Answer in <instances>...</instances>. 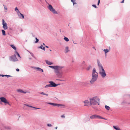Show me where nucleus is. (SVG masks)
<instances>
[{
	"label": "nucleus",
	"mask_w": 130,
	"mask_h": 130,
	"mask_svg": "<svg viewBox=\"0 0 130 130\" xmlns=\"http://www.w3.org/2000/svg\"><path fill=\"white\" fill-rule=\"evenodd\" d=\"M71 1L72 2L73 5L76 4L75 1V0H71Z\"/></svg>",
	"instance_id": "e433bc0d"
},
{
	"label": "nucleus",
	"mask_w": 130,
	"mask_h": 130,
	"mask_svg": "<svg viewBox=\"0 0 130 130\" xmlns=\"http://www.w3.org/2000/svg\"><path fill=\"white\" fill-rule=\"evenodd\" d=\"M69 47L68 46H66L65 48V52L66 53H67L69 51Z\"/></svg>",
	"instance_id": "5701e85b"
},
{
	"label": "nucleus",
	"mask_w": 130,
	"mask_h": 130,
	"mask_svg": "<svg viewBox=\"0 0 130 130\" xmlns=\"http://www.w3.org/2000/svg\"><path fill=\"white\" fill-rule=\"evenodd\" d=\"M99 4L100 3H99L98 2V4H97L98 5H99Z\"/></svg>",
	"instance_id": "680f3d73"
},
{
	"label": "nucleus",
	"mask_w": 130,
	"mask_h": 130,
	"mask_svg": "<svg viewBox=\"0 0 130 130\" xmlns=\"http://www.w3.org/2000/svg\"><path fill=\"white\" fill-rule=\"evenodd\" d=\"M113 128L116 130H121L120 128H119L118 126H113Z\"/></svg>",
	"instance_id": "aec40b11"
},
{
	"label": "nucleus",
	"mask_w": 130,
	"mask_h": 130,
	"mask_svg": "<svg viewBox=\"0 0 130 130\" xmlns=\"http://www.w3.org/2000/svg\"><path fill=\"white\" fill-rule=\"evenodd\" d=\"M3 5L4 7V8L5 9V12H7V8L4 5Z\"/></svg>",
	"instance_id": "2f4dec72"
},
{
	"label": "nucleus",
	"mask_w": 130,
	"mask_h": 130,
	"mask_svg": "<svg viewBox=\"0 0 130 130\" xmlns=\"http://www.w3.org/2000/svg\"><path fill=\"white\" fill-rule=\"evenodd\" d=\"M92 6L94 7L95 8H97V7L96 6V5H93Z\"/></svg>",
	"instance_id": "a18cd8bd"
},
{
	"label": "nucleus",
	"mask_w": 130,
	"mask_h": 130,
	"mask_svg": "<svg viewBox=\"0 0 130 130\" xmlns=\"http://www.w3.org/2000/svg\"><path fill=\"white\" fill-rule=\"evenodd\" d=\"M92 78L90 81L91 84H93L97 80L98 75L95 74H92Z\"/></svg>",
	"instance_id": "7ed1b4c3"
},
{
	"label": "nucleus",
	"mask_w": 130,
	"mask_h": 130,
	"mask_svg": "<svg viewBox=\"0 0 130 130\" xmlns=\"http://www.w3.org/2000/svg\"><path fill=\"white\" fill-rule=\"evenodd\" d=\"M61 117L62 118H64L65 117V116L64 115H63L61 116Z\"/></svg>",
	"instance_id": "49530a36"
},
{
	"label": "nucleus",
	"mask_w": 130,
	"mask_h": 130,
	"mask_svg": "<svg viewBox=\"0 0 130 130\" xmlns=\"http://www.w3.org/2000/svg\"><path fill=\"white\" fill-rule=\"evenodd\" d=\"M17 91L18 92H19L22 93H26V92L23 91L21 89H18Z\"/></svg>",
	"instance_id": "a211bd4d"
},
{
	"label": "nucleus",
	"mask_w": 130,
	"mask_h": 130,
	"mask_svg": "<svg viewBox=\"0 0 130 130\" xmlns=\"http://www.w3.org/2000/svg\"><path fill=\"white\" fill-rule=\"evenodd\" d=\"M31 59V58H29V59Z\"/></svg>",
	"instance_id": "e2e57ef3"
},
{
	"label": "nucleus",
	"mask_w": 130,
	"mask_h": 130,
	"mask_svg": "<svg viewBox=\"0 0 130 130\" xmlns=\"http://www.w3.org/2000/svg\"><path fill=\"white\" fill-rule=\"evenodd\" d=\"M2 24L3 25V28L5 30L7 29L8 27L7 26V24L5 22L4 20H2Z\"/></svg>",
	"instance_id": "9d476101"
},
{
	"label": "nucleus",
	"mask_w": 130,
	"mask_h": 130,
	"mask_svg": "<svg viewBox=\"0 0 130 130\" xmlns=\"http://www.w3.org/2000/svg\"><path fill=\"white\" fill-rule=\"evenodd\" d=\"M4 128L7 130H10L11 129V128L10 126H5Z\"/></svg>",
	"instance_id": "b1692460"
},
{
	"label": "nucleus",
	"mask_w": 130,
	"mask_h": 130,
	"mask_svg": "<svg viewBox=\"0 0 130 130\" xmlns=\"http://www.w3.org/2000/svg\"><path fill=\"white\" fill-rule=\"evenodd\" d=\"M103 118H103L101 116H99V117H98V118H99V119H103Z\"/></svg>",
	"instance_id": "37998d69"
},
{
	"label": "nucleus",
	"mask_w": 130,
	"mask_h": 130,
	"mask_svg": "<svg viewBox=\"0 0 130 130\" xmlns=\"http://www.w3.org/2000/svg\"><path fill=\"white\" fill-rule=\"evenodd\" d=\"M2 31L3 35L4 36L6 35V34H5V31L3 30H2Z\"/></svg>",
	"instance_id": "c85d7f7f"
},
{
	"label": "nucleus",
	"mask_w": 130,
	"mask_h": 130,
	"mask_svg": "<svg viewBox=\"0 0 130 130\" xmlns=\"http://www.w3.org/2000/svg\"><path fill=\"white\" fill-rule=\"evenodd\" d=\"M110 51V50L107 49H104L103 50V51L104 52L105 54H106L107 53L109 52Z\"/></svg>",
	"instance_id": "393cba45"
},
{
	"label": "nucleus",
	"mask_w": 130,
	"mask_h": 130,
	"mask_svg": "<svg viewBox=\"0 0 130 130\" xmlns=\"http://www.w3.org/2000/svg\"><path fill=\"white\" fill-rule=\"evenodd\" d=\"M100 0H99L98 1V3H100Z\"/></svg>",
	"instance_id": "13d9d810"
},
{
	"label": "nucleus",
	"mask_w": 130,
	"mask_h": 130,
	"mask_svg": "<svg viewBox=\"0 0 130 130\" xmlns=\"http://www.w3.org/2000/svg\"><path fill=\"white\" fill-rule=\"evenodd\" d=\"M103 119L106 120V119L104 118H103Z\"/></svg>",
	"instance_id": "bf43d9fd"
},
{
	"label": "nucleus",
	"mask_w": 130,
	"mask_h": 130,
	"mask_svg": "<svg viewBox=\"0 0 130 130\" xmlns=\"http://www.w3.org/2000/svg\"><path fill=\"white\" fill-rule=\"evenodd\" d=\"M29 52L30 53V54H31V55L33 57H34V58H35V57H34V55L33 54H32V53H30V52Z\"/></svg>",
	"instance_id": "a19ab883"
},
{
	"label": "nucleus",
	"mask_w": 130,
	"mask_h": 130,
	"mask_svg": "<svg viewBox=\"0 0 130 130\" xmlns=\"http://www.w3.org/2000/svg\"><path fill=\"white\" fill-rule=\"evenodd\" d=\"M48 8L54 14H58L57 12L56 11L55 9H54L52 6L51 5H49L48 7Z\"/></svg>",
	"instance_id": "20e7f679"
},
{
	"label": "nucleus",
	"mask_w": 130,
	"mask_h": 130,
	"mask_svg": "<svg viewBox=\"0 0 130 130\" xmlns=\"http://www.w3.org/2000/svg\"><path fill=\"white\" fill-rule=\"evenodd\" d=\"M42 50H43L44 51L45 49V47H43L42 48Z\"/></svg>",
	"instance_id": "864d4df0"
},
{
	"label": "nucleus",
	"mask_w": 130,
	"mask_h": 130,
	"mask_svg": "<svg viewBox=\"0 0 130 130\" xmlns=\"http://www.w3.org/2000/svg\"><path fill=\"white\" fill-rule=\"evenodd\" d=\"M99 68L100 69L99 73H105V70L103 68V67H101Z\"/></svg>",
	"instance_id": "dca6fc26"
},
{
	"label": "nucleus",
	"mask_w": 130,
	"mask_h": 130,
	"mask_svg": "<svg viewBox=\"0 0 130 130\" xmlns=\"http://www.w3.org/2000/svg\"><path fill=\"white\" fill-rule=\"evenodd\" d=\"M57 127H55V129H57Z\"/></svg>",
	"instance_id": "052dcab7"
},
{
	"label": "nucleus",
	"mask_w": 130,
	"mask_h": 130,
	"mask_svg": "<svg viewBox=\"0 0 130 130\" xmlns=\"http://www.w3.org/2000/svg\"><path fill=\"white\" fill-rule=\"evenodd\" d=\"M48 67H49L50 68H52V69H54V70H55L56 67V66H49Z\"/></svg>",
	"instance_id": "bb28decb"
},
{
	"label": "nucleus",
	"mask_w": 130,
	"mask_h": 130,
	"mask_svg": "<svg viewBox=\"0 0 130 130\" xmlns=\"http://www.w3.org/2000/svg\"><path fill=\"white\" fill-rule=\"evenodd\" d=\"M105 109L107 110H109L110 107L109 106L106 105L105 106Z\"/></svg>",
	"instance_id": "a878e982"
},
{
	"label": "nucleus",
	"mask_w": 130,
	"mask_h": 130,
	"mask_svg": "<svg viewBox=\"0 0 130 130\" xmlns=\"http://www.w3.org/2000/svg\"><path fill=\"white\" fill-rule=\"evenodd\" d=\"M18 15L20 18L24 19L23 15L20 12H18Z\"/></svg>",
	"instance_id": "f8f14e48"
},
{
	"label": "nucleus",
	"mask_w": 130,
	"mask_h": 130,
	"mask_svg": "<svg viewBox=\"0 0 130 130\" xmlns=\"http://www.w3.org/2000/svg\"><path fill=\"white\" fill-rule=\"evenodd\" d=\"M15 53H16V54H18V53H19L17 52V51H15Z\"/></svg>",
	"instance_id": "603ef678"
},
{
	"label": "nucleus",
	"mask_w": 130,
	"mask_h": 130,
	"mask_svg": "<svg viewBox=\"0 0 130 130\" xmlns=\"http://www.w3.org/2000/svg\"><path fill=\"white\" fill-rule=\"evenodd\" d=\"M43 47V45H41L39 47V48H40L41 49H42V48Z\"/></svg>",
	"instance_id": "c03bdc74"
},
{
	"label": "nucleus",
	"mask_w": 130,
	"mask_h": 130,
	"mask_svg": "<svg viewBox=\"0 0 130 130\" xmlns=\"http://www.w3.org/2000/svg\"><path fill=\"white\" fill-rule=\"evenodd\" d=\"M124 0H123L122 2H121V3H123L124 2Z\"/></svg>",
	"instance_id": "6e6d98bb"
},
{
	"label": "nucleus",
	"mask_w": 130,
	"mask_h": 130,
	"mask_svg": "<svg viewBox=\"0 0 130 130\" xmlns=\"http://www.w3.org/2000/svg\"><path fill=\"white\" fill-rule=\"evenodd\" d=\"M62 74H57L56 76L59 78H61L62 77Z\"/></svg>",
	"instance_id": "412c9836"
},
{
	"label": "nucleus",
	"mask_w": 130,
	"mask_h": 130,
	"mask_svg": "<svg viewBox=\"0 0 130 130\" xmlns=\"http://www.w3.org/2000/svg\"><path fill=\"white\" fill-rule=\"evenodd\" d=\"M57 80H60V81L63 80H61V79H57Z\"/></svg>",
	"instance_id": "5fc2aeb1"
},
{
	"label": "nucleus",
	"mask_w": 130,
	"mask_h": 130,
	"mask_svg": "<svg viewBox=\"0 0 130 130\" xmlns=\"http://www.w3.org/2000/svg\"><path fill=\"white\" fill-rule=\"evenodd\" d=\"M35 39H36V40L35 42V43H37L38 42L39 40L37 38H35Z\"/></svg>",
	"instance_id": "4c0bfd02"
},
{
	"label": "nucleus",
	"mask_w": 130,
	"mask_h": 130,
	"mask_svg": "<svg viewBox=\"0 0 130 130\" xmlns=\"http://www.w3.org/2000/svg\"><path fill=\"white\" fill-rule=\"evenodd\" d=\"M92 69V66L90 65H89L87 67V68H86V70L87 71H90Z\"/></svg>",
	"instance_id": "4be33fe9"
},
{
	"label": "nucleus",
	"mask_w": 130,
	"mask_h": 130,
	"mask_svg": "<svg viewBox=\"0 0 130 130\" xmlns=\"http://www.w3.org/2000/svg\"><path fill=\"white\" fill-rule=\"evenodd\" d=\"M93 48H95V47H93Z\"/></svg>",
	"instance_id": "338daca9"
},
{
	"label": "nucleus",
	"mask_w": 130,
	"mask_h": 130,
	"mask_svg": "<svg viewBox=\"0 0 130 130\" xmlns=\"http://www.w3.org/2000/svg\"><path fill=\"white\" fill-rule=\"evenodd\" d=\"M0 76H2L3 77H4L5 76V75L3 74H0Z\"/></svg>",
	"instance_id": "de8ad7c7"
},
{
	"label": "nucleus",
	"mask_w": 130,
	"mask_h": 130,
	"mask_svg": "<svg viewBox=\"0 0 130 130\" xmlns=\"http://www.w3.org/2000/svg\"><path fill=\"white\" fill-rule=\"evenodd\" d=\"M48 8L54 14H58L57 12L56 11L55 9H54L52 6L51 5H49L48 7Z\"/></svg>",
	"instance_id": "39448f33"
},
{
	"label": "nucleus",
	"mask_w": 130,
	"mask_h": 130,
	"mask_svg": "<svg viewBox=\"0 0 130 130\" xmlns=\"http://www.w3.org/2000/svg\"><path fill=\"white\" fill-rule=\"evenodd\" d=\"M32 108H34L36 109H39V108L35 107L33 106H32Z\"/></svg>",
	"instance_id": "09e8293b"
},
{
	"label": "nucleus",
	"mask_w": 130,
	"mask_h": 130,
	"mask_svg": "<svg viewBox=\"0 0 130 130\" xmlns=\"http://www.w3.org/2000/svg\"><path fill=\"white\" fill-rule=\"evenodd\" d=\"M16 70L18 71H19V69H16Z\"/></svg>",
	"instance_id": "3c124183"
},
{
	"label": "nucleus",
	"mask_w": 130,
	"mask_h": 130,
	"mask_svg": "<svg viewBox=\"0 0 130 130\" xmlns=\"http://www.w3.org/2000/svg\"><path fill=\"white\" fill-rule=\"evenodd\" d=\"M98 73L97 72H96V69L95 68H94L93 69V70L92 73Z\"/></svg>",
	"instance_id": "473e14b6"
},
{
	"label": "nucleus",
	"mask_w": 130,
	"mask_h": 130,
	"mask_svg": "<svg viewBox=\"0 0 130 130\" xmlns=\"http://www.w3.org/2000/svg\"><path fill=\"white\" fill-rule=\"evenodd\" d=\"M49 83L50 84L51 87H56L58 85H60V84H56L53 82L52 81H49Z\"/></svg>",
	"instance_id": "6e6552de"
},
{
	"label": "nucleus",
	"mask_w": 130,
	"mask_h": 130,
	"mask_svg": "<svg viewBox=\"0 0 130 130\" xmlns=\"http://www.w3.org/2000/svg\"><path fill=\"white\" fill-rule=\"evenodd\" d=\"M47 125L48 126V127H51L52 126V125L51 124H47Z\"/></svg>",
	"instance_id": "ea45409f"
},
{
	"label": "nucleus",
	"mask_w": 130,
	"mask_h": 130,
	"mask_svg": "<svg viewBox=\"0 0 130 130\" xmlns=\"http://www.w3.org/2000/svg\"><path fill=\"white\" fill-rule=\"evenodd\" d=\"M98 65V66L99 67V68H100L101 67H102V66L101 63L99 60L98 59H97V60Z\"/></svg>",
	"instance_id": "4468645a"
},
{
	"label": "nucleus",
	"mask_w": 130,
	"mask_h": 130,
	"mask_svg": "<svg viewBox=\"0 0 130 130\" xmlns=\"http://www.w3.org/2000/svg\"><path fill=\"white\" fill-rule=\"evenodd\" d=\"M5 76H6L7 78H8L9 77H12V76L9 75H5Z\"/></svg>",
	"instance_id": "79ce46f5"
},
{
	"label": "nucleus",
	"mask_w": 130,
	"mask_h": 130,
	"mask_svg": "<svg viewBox=\"0 0 130 130\" xmlns=\"http://www.w3.org/2000/svg\"><path fill=\"white\" fill-rule=\"evenodd\" d=\"M25 106H27L28 107H31V108H32V106H29V105H28L26 104H24V107H25Z\"/></svg>",
	"instance_id": "58836bf2"
},
{
	"label": "nucleus",
	"mask_w": 130,
	"mask_h": 130,
	"mask_svg": "<svg viewBox=\"0 0 130 130\" xmlns=\"http://www.w3.org/2000/svg\"><path fill=\"white\" fill-rule=\"evenodd\" d=\"M89 100L90 105H95L97 104L99 105H100V99L97 96H95L90 98Z\"/></svg>",
	"instance_id": "f257e3e1"
},
{
	"label": "nucleus",
	"mask_w": 130,
	"mask_h": 130,
	"mask_svg": "<svg viewBox=\"0 0 130 130\" xmlns=\"http://www.w3.org/2000/svg\"><path fill=\"white\" fill-rule=\"evenodd\" d=\"M10 46L13 49H14L15 50H16V48L13 45H10Z\"/></svg>",
	"instance_id": "cd10ccee"
},
{
	"label": "nucleus",
	"mask_w": 130,
	"mask_h": 130,
	"mask_svg": "<svg viewBox=\"0 0 130 130\" xmlns=\"http://www.w3.org/2000/svg\"><path fill=\"white\" fill-rule=\"evenodd\" d=\"M128 97L129 98V100H130V96H128ZM124 104H130V102H127L125 101H124L121 103V104L122 105H123Z\"/></svg>",
	"instance_id": "f3484780"
},
{
	"label": "nucleus",
	"mask_w": 130,
	"mask_h": 130,
	"mask_svg": "<svg viewBox=\"0 0 130 130\" xmlns=\"http://www.w3.org/2000/svg\"><path fill=\"white\" fill-rule=\"evenodd\" d=\"M64 68V67L63 66H56L55 70V72L56 73H62L63 72L62 69Z\"/></svg>",
	"instance_id": "f03ea898"
},
{
	"label": "nucleus",
	"mask_w": 130,
	"mask_h": 130,
	"mask_svg": "<svg viewBox=\"0 0 130 130\" xmlns=\"http://www.w3.org/2000/svg\"><path fill=\"white\" fill-rule=\"evenodd\" d=\"M40 94H43V95H47V96L48 95V94L45 93H44V92H41L40 93Z\"/></svg>",
	"instance_id": "c9c22d12"
},
{
	"label": "nucleus",
	"mask_w": 130,
	"mask_h": 130,
	"mask_svg": "<svg viewBox=\"0 0 130 130\" xmlns=\"http://www.w3.org/2000/svg\"><path fill=\"white\" fill-rule=\"evenodd\" d=\"M101 76L103 77H104L106 75V74H100Z\"/></svg>",
	"instance_id": "c756f323"
},
{
	"label": "nucleus",
	"mask_w": 130,
	"mask_h": 130,
	"mask_svg": "<svg viewBox=\"0 0 130 130\" xmlns=\"http://www.w3.org/2000/svg\"><path fill=\"white\" fill-rule=\"evenodd\" d=\"M83 102L85 103L84 106H89V105L90 103V101L89 102L88 100H85Z\"/></svg>",
	"instance_id": "9b49d317"
},
{
	"label": "nucleus",
	"mask_w": 130,
	"mask_h": 130,
	"mask_svg": "<svg viewBox=\"0 0 130 130\" xmlns=\"http://www.w3.org/2000/svg\"><path fill=\"white\" fill-rule=\"evenodd\" d=\"M9 60L10 61H17L18 60V59L16 57L15 54L10 57Z\"/></svg>",
	"instance_id": "423d86ee"
},
{
	"label": "nucleus",
	"mask_w": 130,
	"mask_h": 130,
	"mask_svg": "<svg viewBox=\"0 0 130 130\" xmlns=\"http://www.w3.org/2000/svg\"><path fill=\"white\" fill-rule=\"evenodd\" d=\"M45 62L46 63L49 65H51L53 64V63L51 62L48 60H45Z\"/></svg>",
	"instance_id": "6ab92c4d"
},
{
	"label": "nucleus",
	"mask_w": 130,
	"mask_h": 130,
	"mask_svg": "<svg viewBox=\"0 0 130 130\" xmlns=\"http://www.w3.org/2000/svg\"><path fill=\"white\" fill-rule=\"evenodd\" d=\"M15 10L16 11L17 13H18V12H20L19 11V10L17 8V7H16L15 9Z\"/></svg>",
	"instance_id": "f704fd0d"
},
{
	"label": "nucleus",
	"mask_w": 130,
	"mask_h": 130,
	"mask_svg": "<svg viewBox=\"0 0 130 130\" xmlns=\"http://www.w3.org/2000/svg\"><path fill=\"white\" fill-rule=\"evenodd\" d=\"M51 87V86L50 84H49L47 85H46V86H45L44 87V88H48V87Z\"/></svg>",
	"instance_id": "72a5a7b5"
},
{
	"label": "nucleus",
	"mask_w": 130,
	"mask_h": 130,
	"mask_svg": "<svg viewBox=\"0 0 130 130\" xmlns=\"http://www.w3.org/2000/svg\"><path fill=\"white\" fill-rule=\"evenodd\" d=\"M47 104L51 105H52L54 106H58L60 107H62V106H64V105L62 104H58L54 103H48Z\"/></svg>",
	"instance_id": "0eeeda50"
},
{
	"label": "nucleus",
	"mask_w": 130,
	"mask_h": 130,
	"mask_svg": "<svg viewBox=\"0 0 130 130\" xmlns=\"http://www.w3.org/2000/svg\"><path fill=\"white\" fill-rule=\"evenodd\" d=\"M35 69L37 71H39L40 72H43V70L39 67H35Z\"/></svg>",
	"instance_id": "2eb2a0df"
},
{
	"label": "nucleus",
	"mask_w": 130,
	"mask_h": 130,
	"mask_svg": "<svg viewBox=\"0 0 130 130\" xmlns=\"http://www.w3.org/2000/svg\"><path fill=\"white\" fill-rule=\"evenodd\" d=\"M0 99L1 102L5 103V104H9V103L7 101L5 98L4 97L0 98Z\"/></svg>",
	"instance_id": "1a4fd4ad"
},
{
	"label": "nucleus",
	"mask_w": 130,
	"mask_h": 130,
	"mask_svg": "<svg viewBox=\"0 0 130 130\" xmlns=\"http://www.w3.org/2000/svg\"><path fill=\"white\" fill-rule=\"evenodd\" d=\"M64 39L65 40L66 42H68L69 41V39L68 38L66 37H64Z\"/></svg>",
	"instance_id": "7c9ffc66"
},
{
	"label": "nucleus",
	"mask_w": 130,
	"mask_h": 130,
	"mask_svg": "<svg viewBox=\"0 0 130 130\" xmlns=\"http://www.w3.org/2000/svg\"><path fill=\"white\" fill-rule=\"evenodd\" d=\"M45 47H47V48H48V47H49L48 46H46V45H45Z\"/></svg>",
	"instance_id": "4d7b16f0"
},
{
	"label": "nucleus",
	"mask_w": 130,
	"mask_h": 130,
	"mask_svg": "<svg viewBox=\"0 0 130 130\" xmlns=\"http://www.w3.org/2000/svg\"><path fill=\"white\" fill-rule=\"evenodd\" d=\"M43 44L44 45H45L44 43H43Z\"/></svg>",
	"instance_id": "0e129e2a"
},
{
	"label": "nucleus",
	"mask_w": 130,
	"mask_h": 130,
	"mask_svg": "<svg viewBox=\"0 0 130 130\" xmlns=\"http://www.w3.org/2000/svg\"><path fill=\"white\" fill-rule=\"evenodd\" d=\"M99 116L97 115H94L91 116L90 117L91 119H96L98 118Z\"/></svg>",
	"instance_id": "ddd939ff"
},
{
	"label": "nucleus",
	"mask_w": 130,
	"mask_h": 130,
	"mask_svg": "<svg viewBox=\"0 0 130 130\" xmlns=\"http://www.w3.org/2000/svg\"><path fill=\"white\" fill-rule=\"evenodd\" d=\"M50 51H52L51 50V49H50Z\"/></svg>",
	"instance_id": "69168bd1"
},
{
	"label": "nucleus",
	"mask_w": 130,
	"mask_h": 130,
	"mask_svg": "<svg viewBox=\"0 0 130 130\" xmlns=\"http://www.w3.org/2000/svg\"><path fill=\"white\" fill-rule=\"evenodd\" d=\"M17 55L19 57H20V58H21V57L20 56L19 53H18V54H17Z\"/></svg>",
	"instance_id": "8fccbe9b"
}]
</instances>
